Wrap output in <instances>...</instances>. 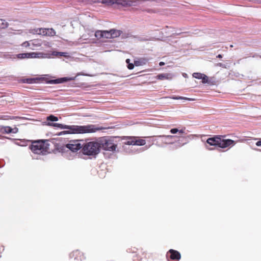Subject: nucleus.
<instances>
[{
    "label": "nucleus",
    "instance_id": "obj_1",
    "mask_svg": "<svg viewBox=\"0 0 261 261\" xmlns=\"http://www.w3.org/2000/svg\"><path fill=\"white\" fill-rule=\"evenodd\" d=\"M47 125L55 127H58L61 129H67L69 130L63 131L59 134V135L66 134H85L95 133L99 129L95 125L89 124L87 125H67L62 124L47 122Z\"/></svg>",
    "mask_w": 261,
    "mask_h": 261
},
{
    "label": "nucleus",
    "instance_id": "obj_2",
    "mask_svg": "<svg viewBox=\"0 0 261 261\" xmlns=\"http://www.w3.org/2000/svg\"><path fill=\"white\" fill-rule=\"evenodd\" d=\"M82 151L85 155L95 156L100 151V144L98 141L83 143Z\"/></svg>",
    "mask_w": 261,
    "mask_h": 261
},
{
    "label": "nucleus",
    "instance_id": "obj_3",
    "mask_svg": "<svg viewBox=\"0 0 261 261\" xmlns=\"http://www.w3.org/2000/svg\"><path fill=\"white\" fill-rule=\"evenodd\" d=\"M33 152L38 154H45L48 152V147L42 141H34L30 146Z\"/></svg>",
    "mask_w": 261,
    "mask_h": 261
},
{
    "label": "nucleus",
    "instance_id": "obj_4",
    "mask_svg": "<svg viewBox=\"0 0 261 261\" xmlns=\"http://www.w3.org/2000/svg\"><path fill=\"white\" fill-rule=\"evenodd\" d=\"M42 45L50 47L49 42L42 41L40 39L31 40L28 41H25L22 44V46L29 47L32 50L38 49Z\"/></svg>",
    "mask_w": 261,
    "mask_h": 261
},
{
    "label": "nucleus",
    "instance_id": "obj_5",
    "mask_svg": "<svg viewBox=\"0 0 261 261\" xmlns=\"http://www.w3.org/2000/svg\"><path fill=\"white\" fill-rule=\"evenodd\" d=\"M94 3H101L107 6H112L114 4L122 5L123 6H130L133 5L134 1L132 0H89Z\"/></svg>",
    "mask_w": 261,
    "mask_h": 261
},
{
    "label": "nucleus",
    "instance_id": "obj_6",
    "mask_svg": "<svg viewBox=\"0 0 261 261\" xmlns=\"http://www.w3.org/2000/svg\"><path fill=\"white\" fill-rule=\"evenodd\" d=\"M100 144V148L108 151H115L117 148V145L113 142V140L111 139L106 138H101L98 140Z\"/></svg>",
    "mask_w": 261,
    "mask_h": 261
},
{
    "label": "nucleus",
    "instance_id": "obj_7",
    "mask_svg": "<svg viewBox=\"0 0 261 261\" xmlns=\"http://www.w3.org/2000/svg\"><path fill=\"white\" fill-rule=\"evenodd\" d=\"M66 147L70 151L75 152L83 148V144L79 140H73L66 145Z\"/></svg>",
    "mask_w": 261,
    "mask_h": 261
},
{
    "label": "nucleus",
    "instance_id": "obj_8",
    "mask_svg": "<svg viewBox=\"0 0 261 261\" xmlns=\"http://www.w3.org/2000/svg\"><path fill=\"white\" fill-rule=\"evenodd\" d=\"M158 137L162 138V142L167 144H173L175 141V139H178V141H179L180 138H183L182 136L172 135H160Z\"/></svg>",
    "mask_w": 261,
    "mask_h": 261
},
{
    "label": "nucleus",
    "instance_id": "obj_9",
    "mask_svg": "<svg viewBox=\"0 0 261 261\" xmlns=\"http://www.w3.org/2000/svg\"><path fill=\"white\" fill-rule=\"evenodd\" d=\"M33 33L38 35L49 36H53L56 34L55 31L53 29H37L35 30Z\"/></svg>",
    "mask_w": 261,
    "mask_h": 261
},
{
    "label": "nucleus",
    "instance_id": "obj_10",
    "mask_svg": "<svg viewBox=\"0 0 261 261\" xmlns=\"http://www.w3.org/2000/svg\"><path fill=\"white\" fill-rule=\"evenodd\" d=\"M121 32L119 30L111 29L110 31H103V38H114L119 37Z\"/></svg>",
    "mask_w": 261,
    "mask_h": 261
},
{
    "label": "nucleus",
    "instance_id": "obj_11",
    "mask_svg": "<svg viewBox=\"0 0 261 261\" xmlns=\"http://www.w3.org/2000/svg\"><path fill=\"white\" fill-rule=\"evenodd\" d=\"M50 54L43 52H32L28 53V58H50Z\"/></svg>",
    "mask_w": 261,
    "mask_h": 261
},
{
    "label": "nucleus",
    "instance_id": "obj_12",
    "mask_svg": "<svg viewBox=\"0 0 261 261\" xmlns=\"http://www.w3.org/2000/svg\"><path fill=\"white\" fill-rule=\"evenodd\" d=\"M235 144L234 141L230 139H221L219 138L218 146L225 148L227 147H231Z\"/></svg>",
    "mask_w": 261,
    "mask_h": 261
},
{
    "label": "nucleus",
    "instance_id": "obj_13",
    "mask_svg": "<svg viewBox=\"0 0 261 261\" xmlns=\"http://www.w3.org/2000/svg\"><path fill=\"white\" fill-rule=\"evenodd\" d=\"M75 77H62L60 79H58L56 80H52L48 82V83L52 84H60V83H63L64 82H66L69 81H73L75 80Z\"/></svg>",
    "mask_w": 261,
    "mask_h": 261
},
{
    "label": "nucleus",
    "instance_id": "obj_14",
    "mask_svg": "<svg viewBox=\"0 0 261 261\" xmlns=\"http://www.w3.org/2000/svg\"><path fill=\"white\" fill-rule=\"evenodd\" d=\"M167 257H170L172 259L179 260L180 258V254L177 251L170 249L167 254Z\"/></svg>",
    "mask_w": 261,
    "mask_h": 261
},
{
    "label": "nucleus",
    "instance_id": "obj_15",
    "mask_svg": "<svg viewBox=\"0 0 261 261\" xmlns=\"http://www.w3.org/2000/svg\"><path fill=\"white\" fill-rule=\"evenodd\" d=\"M173 74L170 73L159 74L156 76V78L160 80H170L173 78Z\"/></svg>",
    "mask_w": 261,
    "mask_h": 261
},
{
    "label": "nucleus",
    "instance_id": "obj_16",
    "mask_svg": "<svg viewBox=\"0 0 261 261\" xmlns=\"http://www.w3.org/2000/svg\"><path fill=\"white\" fill-rule=\"evenodd\" d=\"M219 138L218 136L210 138L206 140V143L211 146H218Z\"/></svg>",
    "mask_w": 261,
    "mask_h": 261
},
{
    "label": "nucleus",
    "instance_id": "obj_17",
    "mask_svg": "<svg viewBox=\"0 0 261 261\" xmlns=\"http://www.w3.org/2000/svg\"><path fill=\"white\" fill-rule=\"evenodd\" d=\"M2 131L3 132L6 133V134H10V133H17L18 131V129L17 127H14L13 128H12L10 126H4L2 128Z\"/></svg>",
    "mask_w": 261,
    "mask_h": 261
},
{
    "label": "nucleus",
    "instance_id": "obj_18",
    "mask_svg": "<svg viewBox=\"0 0 261 261\" xmlns=\"http://www.w3.org/2000/svg\"><path fill=\"white\" fill-rule=\"evenodd\" d=\"M146 144V141L139 137H136L135 145L142 146Z\"/></svg>",
    "mask_w": 261,
    "mask_h": 261
},
{
    "label": "nucleus",
    "instance_id": "obj_19",
    "mask_svg": "<svg viewBox=\"0 0 261 261\" xmlns=\"http://www.w3.org/2000/svg\"><path fill=\"white\" fill-rule=\"evenodd\" d=\"M136 137H129L128 138V140L126 142V144L135 145Z\"/></svg>",
    "mask_w": 261,
    "mask_h": 261
},
{
    "label": "nucleus",
    "instance_id": "obj_20",
    "mask_svg": "<svg viewBox=\"0 0 261 261\" xmlns=\"http://www.w3.org/2000/svg\"><path fill=\"white\" fill-rule=\"evenodd\" d=\"M67 53L64 52H57V51H53L51 54H50L51 56H64V57H68V55Z\"/></svg>",
    "mask_w": 261,
    "mask_h": 261
},
{
    "label": "nucleus",
    "instance_id": "obj_21",
    "mask_svg": "<svg viewBox=\"0 0 261 261\" xmlns=\"http://www.w3.org/2000/svg\"><path fill=\"white\" fill-rule=\"evenodd\" d=\"M95 36L97 39L103 38V31L98 30L95 33Z\"/></svg>",
    "mask_w": 261,
    "mask_h": 261
},
{
    "label": "nucleus",
    "instance_id": "obj_22",
    "mask_svg": "<svg viewBox=\"0 0 261 261\" xmlns=\"http://www.w3.org/2000/svg\"><path fill=\"white\" fill-rule=\"evenodd\" d=\"M170 98L173 99H184V100H193V99L185 97H182V96H172L170 97Z\"/></svg>",
    "mask_w": 261,
    "mask_h": 261
},
{
    "label": "nucleus",
    "instance_id": "obj_23",
    "mask_svg": "<svg viewBox=\"0 0 261 261\" xmlns=\"http://www.w3.org/2000/svg\"><path fill=\"white\" fill-rule=\"evenodd\" d=\"M8 25V23L3 19H0V29H5Z\"/></svg>",
    "mask_w": 261,
    "mask_h": 261
},
{
    "label": "nucleus",
    "instance_id": "obj_24",
    "mask_svg": "<svg viewBox=\"0 0 261 261\" xmlns=\"http://www.w3.org/2000/svg\"><path fill=\"white\" fill-rule=\"evenodd\" d=\"M46 120L50 121H57L58 120V118L57 117L51 115L47 117Z\"/></svg>",
    "mask_w": 261,
    "mask_h": 261
},
{
    "label": "nucleus",
    "instance_id": "obj_25",
    "mask_svg": "<svg viewBox=\"0 0 261 261\" xmlns=\"http://www.w3.org/2000/svg\"><path fill=\"white\" fill-rule=\"evenodd\" d=\"M204 74L203 73H198V72H195V73H194L193 74V76L194 77V78H196V79H201L203 75Z\"/></svg>",
    "mask_w": 261,
    "mask_h": 261
},
{
    "label": "nucleus",
    "instance_id": "obj_26",
    "mask_svg": "<svg viewBox=\"0 0 261 261\" xmlns=\"http://www.w3.org/2000/svg\"><path fill=\"white\" fill-rule=\"evenodd\" d=\"M18 58L19 59H24L28 58V53H22L19 54L17 55Z\"/></svg>",
    "mask_w": 261,
    "mask_h": 261
},
{
    "label": "nucleus",
    "instance_id": "obj_27",
    "mask_svg": "<svg viewBox=\"0 0 261 261\" xmlns=\"http://www.w3.org/2000/svg\"><path fill=\"white\" fill-rule=\"evenodd\" d=\"M201 80L202 83L203 84H206L208 83V77L205 74L203 75Z\"/></svg>",
    "mask_w": 261,
    "mask_h": 261
},
{
    "label": "nucleus",
    "instance_id": "obj_28",
    "mask_svg": "<svg viewBox=\"0 0 261 261\" xmlns=\"http://www.w3.org/2000/svg\"><path fill=\"white\" fill-rule=\"evenodd\" d=\"M170 132L172 134H176L178 132V129L177 128H172L170 129Z\"/></svg>",
    "mask_w": 261,
    "mask_h": 261
},
{
    "label": "nucleus",
    "instance_id": "obj_29",
    "mask_svg": "<svg viewBox=\"0 0 261 261\" xmlns=\"http://www.w3.org/2000/svg\"><path fill=\"white\" fill-rule=\"evenodd\" d=\"M216 65L218 66L222 67L224 68H226V65L225 64H223V63H218V64H217Z\"/></svg>",
    "mask_w": 261,
    "mask_h": 261
},
{
    "label": "nucleus",
    "instance_id": "obj_30",
    "mask_svg": "<svg viewBox=\"0 0 261 261\" xmlns=\"http://www.w3.org/2000/svg\"><path fill=\"white\" fill-rule=\"evenodd\" d=\"M134 67V65L132 63H129L127 65V68L129 69H133Z\"/></svg>",
    "mask_w": 261,
    "mask_h": 261
},
{
    "label": "nucleus",
    "instance_id": "obj_31",
    "mask_svg": "<svg viewBox=\"0 0 261 261\" xmlns=\"http://www.w3.org/2000/svg\"><path fill=\"white\" fill-rule=\"evenodd\" d=\"M179 134H182L185 133V129H178Z\"/></svg>",
    "mask_w": 261,
    "mask_h": 261
},
{
    "label": "nucleus",
    "instance_id": "obj_32",
    "mask_svg": "<svg viewBox=\"0 0 261 261\" xmlns=\"http://www.w3.org/2000/svg\"><path fill=\"white\" fill-rule=\"evenodd\" d=\"M79 253V252L77 251H75V252H73L72 254H70V256L71 257H73V256L74 255V254H77Z\"/></svg>",
    "mask_w": 261,
    "mask_h": 261
},
{
    "label": "nucleus",
    "instance_id": "obj_33",
    "mask_svg": "<svg viewBox=\"0 0 261 261\" xmlns=\"http://www.w3.org/2000/svg\"><path fill=\"white\" fill-rule=\"evenodd\" d=\"M177 144H178L176 146V148L180 147L185 144V143L181 144L179 142H178Z\"/></svg>",
    "mask_w": 261,
    "mask_h": 261
},
{
    "label": "nucleus",
    "instance_id": "obj_34",
    "mask_svg": "<svg viewBox=\"0 0 261 261\" xmlns=\"http://www.w3.org/2000/svg\"><path fill=\"white\" fill-rule=\"evenodd\" d=\"M256 145L257 146H261V140L259 141H257L256 143Z\"/></svg>",
    "mask_w": 261,
    "mask_h": 261
},
{
    "label": "nucleus",
    "instance_id": "obj_35",
    "mask_svg": "<svg viewBox=\"0 0 261 261\" xmlns=\"http://www.w3.org/2000/svg\"><path fill=\"white\" fill-rule=\"evenodd\" d=\"M206 148H207L208 150H212V149H213V148H211V147H208V146H207V145L206 146Z\"/></svg>",
    "mask_w": 261,
    "mask_h": 261
},
{
    "label": "nucleus",
    "instance_id": "obj_36",
    "mask_svg": "<svg viewBox=\"0 0 261 261\" xmlns=\"http://www.w3.org/2000/svg\"><path fill=\"white\" fill-rule=\"evenodd\" d=\"M217 57L218 58H222V56L221 55H218L217 56Z\"/></svg>",
    "mask_w": 261,
    "mask_h": 261
},
{
    "label": "nucleus",
    "instance_id": "obj_37",
    "mask_svg": "<svg viewBox=\"0 0 261 261\" xmlns=\"http://www.w3.org/2000/svg\"><path fill=\"white\" fill-rule=\"evenodd\" d=\"M129 62H130V60H129V59H126V62L128 64L129 63H129Z\"/></svg>",
    "mask_w": 261,
    "mask_h": 261
},
{
    "label": "nucleus",
    "instance_id": "obj_38",
    "mask_svg": "<svg viewBox=\"0 0 261 261\" xmlns=\"http://www.w3.org/2000/svg\"><path fill=\"white\" fill-rule=\"evenodd\" d=\"M160 65H164V62H160Z\"/></svg>",
    "mask_w": 261,
    "mask_h": 261
},
{
    "label": "nucleus",
    "instance_id": "obj_39",
    "mask_svg": "<svg viewBox=\"0 0 261 261\" xmlns=\"http://www.w3.org/2000/svg\"><path fill=\"white\" fill-rule=\"evenodd\" d=\"M135 65L136 66H138L139 65V64H138L137 62H135Z\"/></svg>",
    "mask_w": 261,
    "mask_h": 261
},
{
    "label": "nucleus",
    "instance_id": "obj_40",
    "mask_svg": "<svg viewBox=\"0 0 261 261\" xmlns=\"http://www.w3.org/2000/svg\"><path fill=\"white\" fill-rule=\"evenodd\" d=\"M84 37V36H82V37L81 38V39H82Z\"/></svg>",
    "mask_w": 261,
    "mask_h": 261
},
{
    "label": "nucleus",
    "instance_id": "obj_41",
    "mask_svg": "<svg viewBox=\"0 0 261 261\" xmlns=\"http://www.w3.org/2000/svg\"><path fill=\"white\" fill-rule=\"evenodd\" d=\"M259 57L261 58V56H260Z\"/></svg>",
    "mask_w": 261,
    "mask_h": 261
}]
</instances>
